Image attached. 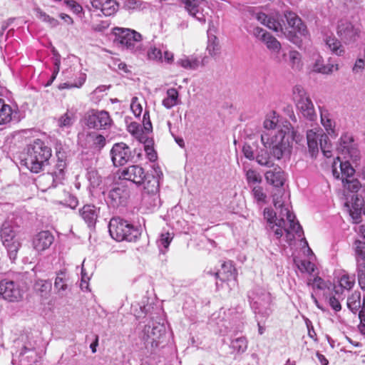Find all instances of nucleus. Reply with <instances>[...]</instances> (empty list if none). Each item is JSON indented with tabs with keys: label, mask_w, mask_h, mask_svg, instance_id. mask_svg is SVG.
Segmentation results:
<instances>
[{
	"label": "nucleus",
	"mask_w": 365,
	"mask_h": 365,
	"mask_svg": "<svg viewBox=\"0 0 365 365\" xmlns=\"http://www.w3.org/2000/svg\"><path fill=\"white\" fill-rule=\"evenodd\" d=\"M339 155L332 165V173L335 178L341 179L343 186L351 192L361 190L360 182L353 178L355 170L350 163V160L356 163L360 160L361 155L357 145L354 141L351 135L345 133L339 139L337 146Z\"/></svg>",
	"instance_id": "f257e3e1"
},
{
	"label": "nucleus",
	"mask_w": 365,
	"mask_h": 365,
	"mask_svg": "<svg viewBox=\"0 0 365 365\" xmlns=\"http://www.w3.org/2000/svg\"><path fill=\"white\" fill-rule=\"evenodd\" d=\"M255 16L262 25L277 33L278 36H284L294 43H295L294 38L297 34L306 36L308 33L307 26L302 19L292 11L284 14L289 28L285 26L284 20L278 13L268 16L264 13L259 12L255 14Z\"/></svg>",
	"instance_id": "f03ea898"
},
{
	"label": "nucleus",
	"mask_w": 365,
	"mask_h": 365,
	"mask_svg": "<svg viewBox=\"0 0 365 365\" xmlns=\"http://www.w3.org/2000/svg\"><path fill=\"white\" fill-rule=\"evenodd\" d=\"M291 124L286 122V127L277 131L261 133L260 140L265 148L270 150L272 156L277 160L289 158L292 153Z\"/></svg>",
	"instance_id": "7ed1b4c3"
},
{
	"label": "nucleus",
	"mask_w": 365,
	"mask_h": 365,
	"mask_svg": "<svg viewBox=\"0 0 365 365\" xmlns=\"http://www.w3.org/2000/svg\"><path fill=\"white\" fill-rule=\"evenodd\" d=\"M273 201L278 212L277 225L274 230L276 238L279 239L284 233H285L287 241H292L294 238V234L301 237L303 234L302 227L296 220L294 214L289 210V205L281 202L275 195Z\"/></svg>",
	"instance_id": "20e7f679"
},
{
	"label": "nucleus",
	"mask_w": 365,
	"mask_h": 365,
	"mask_svg": "<svg viewBox=\"0 0 365 365\" xmlns=\"http://www.w3.org/2000/svg\"><path fill=\"white\" fill-rule=\"evenodd\" d=\"M51 156V150L39 139L35 140L26 148V157L22 162L33 173H38Z\"/></svg>",
	"instance_id": "39448f33"
},
{
	"label": "nucleus",
	"mask_w": 365,
	"mask_h": 365,
	"mask_svg": "<svg viewBox=\"0 0 365 365\" xmlns=\"http://www.w3.org/2000/svg\"><path fill=\"white\" fill-rule=\"evenodd\" d=\"M115 36L114 41L122 48L133 53H141L145 48L142 44V35L135 30L115 27L113 29Z\"/></svg>",
	"instance_id": "423d86ee"
},
{
	"label": "nucleus",
	"mask_w": 365,
	"mask_h": 365,
	"mask_svg": "<svg viewBox=\"0 0 365 365\" xmlns=\"http://www.w3.org/2000/svg\"><path fill=\"white\" fill-rule=\"evenodd\" d=\"M110 235L116 241H135L140 235V230L119 217H113L108 225Z\"/></svg>",
	"instance_id": "0eeeda50"
},
{
	"label": "nucleus",
	"mask_w": 365,
	"mask_h": 365,
	"mask_svg": "<svg viewBox=\"0 0 365 365\" xmlns=\"http://www.w3.org/2000/svg\"><path fill=\"white\" fill-rule=\"evenodd\" d=\"M250 304L255 313L262 317V322L272 313V297L264 289L257 288L249 295Z\"/></svg>",
	"instance_id": "6e6552de"
},
{
	"label": "nucleus",
	"mask_w": 365,
	"mask_h": 365,
	"mask_svg": "<svg viewBox=\"0 0 365 365\" xmlns=\"http://www.w3.org/2000/svg\"><path fill=\"white\" fill-rule=\"evenodd\" d=\"M24 290L17 282L9 279L0 281V299L8 302H19L23 300Z\"/></svg>",
	"instance_id": "1a4fd4ad"
},
{
	"label": "nucleus",
	"mask_w": 365,
	"mask_h": 365,
	"mask_svg": "<svg viewBox=\"0 0 365 365\" xmlns=\"http://www.w3.org/2000/svg\"><path fill=\"white\" fill-rule=\"evenodd\" d=\"M165 334V327L163 324L150 322L143 329V340L153 347H157L161 343V339Z\"/></svg>",
	"instance_id": "9d476101"
},
{
	"label": "nucleus",
	"mask_w": 365,
	"mask_h": 365,
	"mask_svg": "<svg viewBox=\"0 0 365 365\" xmlns=\"http://www.w3.org/2000/svg\"><path fill=\"white\" fill-rule=\"evenodd\" d=\"M110 155L114 166H122L125 165L133 158L130 148L124 143H115Z\"/></svg>",
	"instance_id": "9b49d317"
},
{
	"label": "nucleus",
	"mask_w": 365,
	"mask_h": 365,
	"mask_svg": "<svg viewBox=\"0 0 365 365\" xmlns=\"http://www.w3.org/2000/svg\"><path fill=\"white\" fill-rule=\"evenodd\" d=\"M336 33L345 44H350L357 41L361 31L350 21L341 20L338 23Z\"/></svg>",
	"instance_id": "f8f14e48"
},
{
	"label": "nucleus",
	"mask_w": 365,
	"mask_h": 365,
	"mask_svg": "<svg viewBox=\"0 0 365 365\" xmlns=\"http://www.w3.org/2000/svg\"><path fill=\"white\" fill-rule=\"evenodd\" d=\"M86 125L90 128L106 129L111 124L109 113L105 110H91L86 117Z\"/></svg>",
	"instance_id": "ddd939ff"
},
{
	"label": "nucleus",
	"mask_w": 365,
	"mask_h": 365,
	"mask_svg": "<svg viewBox=\"0 0 365 365\" xmlns=\"http://www.w3.org/2000/svg\"><path fill=\"white\" fill-rule=\"evenodd\" d=\"M36 361V351L34 346L31 342L22 346L19 351H17L12 359V363L19 365H31Z\"/></svg>",
	"instance_id": "4468645a"
},
{
	"label": "nucleus",
	"mask_w": 365,
	"mask_h": 365,
	"mask_svg": "<svg viewBox=\"0 0 365 365\" xmlns=\"http://www.w3.org/2000/svg\"><path fill=\"white\" fill-rule=\"evenodd\" d=\"M146 175L143 168L138 165H133L122 169L119 178L130 181L137 185H140L143 184Z\"/></svg>",
	"instance_id": "2eb2a0df"
},
{
	"label": "nucleus",
	"mask_w": 365,
	"mask_h": 365,
	"mask_svg": "<svg viewBox=\"0 0 365 365\" xmlns=\"http://www.w3.org/2000/svg\"><path fill=\"white\" fill-rule=\"evenodd\" d=\"M180 2L191 16L196 19L201 24H205L206 19L203 14V7L207 6L205 0H180Z\"/></svg>",
	"instance_id": "dca6fc26"
},
{
	"label": "nucleus",
	"mask_w": 365,
	"mask_h": 365,
	"mask_svg": "<svg viewBox=\"0 0 365 365\" xmlns=\"http://www.w3.org/2000/svg\"><path fill=\"white\" fill-rule=\"evenodd\" d=\"M153 170L155 175H146L143 184L145 192L156 195L160 190V178L163 175V173L158 165H153Z\"/></svg>",
	"instance_id": "f3484780"
},
{
	"label": "nucleus",
	"mask_w": 365,
	"mask_h": 365,
	"mask_svg": "<svg viewBox=\"0 0 365 365\" xmlns=\"http://www.w3.org/2000/svg\"><path fill=\"white\" fill-rule=\"evenodd\" d=\"M54 237L49 231H41L33 239V247L38 252L48 249L53 244Z\"/></svg>",
	"instance_id": "a211bd4d"
},
{
	"label": "nucleus",
	"mask_w": 365,
	"mask_h": 365,
	"mask_svg": "<svg viewBox=\"0 0 365 365\" xmlns=\"http://www.w3.org/2000/svg\"><path fill=\"white\" fill-rule=\"evenodd\" d=\"M128 197V190L123 186H118L110 190L108 199L113 207H118L124 205Z\"/></svg>",
	"instance_id": "6ab92c4d"
},
{
	"label": "nucleus",
	"mask_w": 365,
	"mask_h": 365,
	"mask_svg": "<svg viewBox=\"0 0 365 365\" xmlns=\"http://www.w3.org/2000/svg\"><path fill=\"white\" fill-rule=\"evenodd\" d=\"M78 213L89 227H94L100 213V208L93 205H85L79 209Z\"/></svg>",
	"instance_id": "aec40b11"
},
{
	"label": "nucleus",
	"mask_w": 365,
	"mask_h": 365,
	"mask_svg": "<svg viewBox=\"0 0 365 365\" xmlns=\"http://www.w3.org/2000/svg\"><path fill=\"white\" fill-rule=\"evenodd\" d=\"M93 11H100L105 16H111L118 9V4L115 0H92Z\"/></svg>",
	"instance_id": "412c9836"
},
{
	"label": "nucleus",
	"mask_w": 365,
	"mask_h": 365,
	"mask_svg": "<svg viewBox=\"0 0 365 365\" xmlns=\"http://www.w3.org/2000/svg\"><path fill=\"white\" fill-rule=\"evenodd\" d=\"M363 202L364 200H360L357 196H353L351 205L349 202L345 203V206L347 207L349 215L354 223L361 222V210L364 205Z\"/></svg>",
	"instance_id": "4be33fe9"
},
{
	"label": "nucleus",
	"mask_w": 365,
	"mask_h": 365,
	"mask_svg": "<svg viewBox=\"0 0 365 365\" xmlns=\"http://www.w3.org/2000/svg\"><path fill=\"white\" fill-rule=\"evenodd\" d=\"M61 182L62 180L53 173H47L38 177L37 185L43 192H45L51 187H56Z\"/></svg>",
	"instance_id": "5701e85b"
},
{
	"label": "nucleus",
	"mask_w": 365,
	"mask_h": 365,
	"mask_svg": "<svg viewBox=\"0 0 365 365\" xmlns=\"http://www.w3.org/2000/svg\"><path fill=\"white\" fill-rule=\"evenodd\" d=\"M321 134H324L322 129H311L307 132V140L309 151L312 156H314L319 151L318 139L321 138Z\"/></svg>",
	"instance_id": "b1692460"
},
{
	"label": "nucleus",
	"mask_w": 365,
	"mask_h": 365,
	"mask_svg": "<svg viewBox=\"0 0 365 365\" xmlns=\"http://www.w3.org/2000/svg\"><path fill=\"white\" fill-rule=\"evenodd\" d=\"M321 123L327 131V134L331 136H336L335 121L331 118V114L325 108L319 107Z\"/></svg>",
	"instance_id": "393cba45"
},
{
	"label": "nucleus",
	"mask_w": 365,
	"mask_h": 365,
	"mask_svg": "<svg viewBox=\"0 0 365 365\" xmlns=\"http://www.w3.org/2000/svg\"><path fill=\"white\" fill-rule=\"evenodd\" d=\"M205 58H203L202 60L196 56H183L182 58H179L176 63L177 65L181 66L182 68L187 70H196L200 66L204 65V60Z\"/></svg>",
	"instance_id": "a878e982"
},
{
	"label": "nucleus",
	"mask_w": 365,
	"mask_h": 365,
	"mask_svg": "<svg viewBox=\"0 0 365 365\" xmlns=\"http://www.w3.org/2000/svg\"><path fill=\"white\" fill-rule=\"evenodd\" d=\"M263 127L265 129L262 133H268L271 131H277L282 128L286 127L285 124H280L279 123V116L276 112L272 111L268 113L263 123Z\"/></svg>",
	"instance_id": "bb28decb"
},
{
	"label": "nucleus",
	"mask_w": 365,
	"mask_h": 365,
	"mask_svg": "<svg viewBox=\"0 0 365 365\" xmlns=\"http://www.w3.org/2000/svg\"><path fill=\"white\" fill-rule=\"evenodd\" d=\"M267 182L274 187H281L284 182V173L279 167L274 168L264 174Z\"/></svg>",
	"instance_id": "cd10ccee"
},
{
	"label": "nucleus",
	"mask_w": 365,
	"mask_h": 365,
	"mask_svg": "<svg viewBox=\"0 0 365 365\" xmlns=\"http://www.w3.org/2000/svg\"><path fill=\"white\" fill-rule=\"evenodd\" d=\"M355 284V277L348 274L342 275L339 280V286L334 287V291L336 295L340 297L343 295L344 291H349Z\"/></svg>",
	"instance_id": "c85d7f7f"
},
{
	"label": "nucleus",
	"mask_w": 365,
	"mask_h": 365,
	"mask_svg": "<svg viewBox=\"0 0 365 365\" xmlns=\"http://www.w3.org/2000/svg\"><path fill=\"white\" fill-rule=\"evenodd\" d=\"M268 148H257L255 152V160L256 162L262 165L267 168H272L274 166V163L272 160V155L270 153V150H267Z\"/></svg>",
	"instance_id": "c756f323"
},
{
	"label": "nucleus",
	"mask_w": 365,
	"mask_h": 365,
	"mask_svg": "<svg viewBox=\"0 0 365 365\" xmlns=\"http://www.w3.org/2000/svg\"><path fill=\"white\" fill-rule=\"evenodd\" d=\"M339 69L337 64L328 63L325 64L322 56H317L313 64V71L322 74H330Z\"/></svg>",
	"instance_id": "7c9ffc66"
},
{
	"label": "nucleus",
	"mask_w": 365,
	"mask_h": 365,
	"mask_svg": "<svg viewBox=\"0 0 365 365\" xmlns=\"http://www.w3.org/2000/svg\"><path fill=\"white\" fill-rule=\"evenodd\" d=\"M217 278H220L222 281H230L235 279V269L233 267L232 262H225L222 264V269L215 273Z\"/></svg>",
	"instance_id": "2f4dec72"
},
{
	"label": "nucleus",
	"mask_w": 365,
	"mask_h": 365,
	"mask_svg": "<svg viewBox=\"0 0 365 365\" xmlns=\"http://www.w3.org/2000/svg\"><path fill=\"white\" fill-rule=\"evenodd\" d=\"M353 248L355 253L357 268H365V242L356 240Z\"/></svg>",
	"instance_id": "473e14b6"
},
{
	"label": "nucleus",
	"mask_w": 365,
	"mask_h": 365,
	"mask_svg": "<svg viewBox=\"0 0 365 365\" xmlns=\"http://www.w3.org/2000/svg\"><path fill=\"white\" fill-rule=\"evenodd\" d=\"M297 107L302 115L307 120L313 121L317 119V113L311 99L308 100L307 102L302 103V104Z\"/></svg>",
	"instance_id": "72a5a7b5"
},
{
	"label": "nucleus",
	"mask_w": 365,
	"mask_h": 365,
	"mask_svg": "<svg viewBox=\"0 0 365 365\" xmlns=\"http://www.w3.org/2000/svg\"><path fill=\"white\" fill-rule=\"evenodd\" d=\"M166 95L167 96L163 100L162 104L167 109H170L179 103V93L175 88H169Z\"/></svg>",
	"instance_id": "f704fd0d"
},
{
	"label": "nucleus",
	"mask_w": 365,
	"mask_h": 365,
	"mask_svg": "<svg viewBox=\"0 0 365 365\" xmlns=\"http://www.w3.org/2000/svg\"><path fill=\"white\" fill-rule=\"evenodd\" d=\"M324 41L327 46L332 53L338 56H341L344 53V50L341 46V41H339L335 36H327L324 39Z\"/></svg>",
	"instance_id": "c9c22d12"
},
{
	"label": "nucleus",
	"mask_w": 365,
	"mask_h": 365,
	"mask_svg": "<svg viewBox=\"0 0 365 365\" xmlns=\"http://www.w3.org/2000/svg\"><path fill=\"white\" fill-rule=\"evenodd\" d=\"M75 121V115L73 112L67 110L64 114L56 119L57 126L64 130L72 126Z\"/></svg>",
	"instance_id": "e433bc0d"
},
{
	"label": "nucleus",
	"mask_w": 365,
	"mask_h": 365,
	"mask_svg": "<svg viewBox=\"0 0 365 365\" xmlns=\"http://www.w3.org/2000/svg\"><path fill=\"white\" fill-rule=\"evenodd\" d=\"M292 99L295 102L296 106H298L302 103L307 102L309 100L305 89L299 85H297L292 88Z\"/></svg>",
	"instance_id": "4c0bfd02"
},
{
	"label": "nucleus",
	"mask_w": 365,
	"mask_h": 365,
	"mask_svg": "<svg viewBox=\"0 0 365 365\" xmlns=\"http://www.w3.org/2000/svg\"><path fill=\"white\" fill-rule=\"evenodd\" d=\"M361 293L355 291L347 299V307L352 312H356L361 307Z\"/></svg>",
	"instance_id": "58836bf2"
},
{
	"label": "nucleus",
	"mask_w": 365,
	"mask_h": 365,
	"mask_svg": "<svg viewBox=\"0 0 365 365\" xmlns=\"http://www.w3.org/2000/svg\"><path fill=\"white\" fill-rule=\"evenodd\" d=\"M12 109L11 106L6 104L4 101L0 98V125L6 124L11 121Z\"/></svg>",
	"instance_id": "ea45409f"
},
{
	"label": "nucleus",
	"mask_w": 365,
	"mask_h": 365,
	"mask_svg": "<svg viewBox=\"0 0 365 365\" xmlns=\"http://www.w3.org/2000/svg\"><path fill=\"white\" fill-rule=\"evenodd\" d=\"M34 288L41 297L46 298L51 289V283L47 280L38 279L35 282Z\"/></svg>",
	"instance_id": "a19ab883"
},
{
	"label": "nucleus",
	"mask_w": 365,
	"mask_h": 365,
	"mask_svg": "<svg viewBox=\"0 0 365 365\" xmlns=\"http://www.w3.org/2000/svg\"><path fill=\"white\" fill-rule=\"evenodd\" d=\"M54 288L57 290L58 294L63 296L68 288L67 278L65 272H61L58 274L54 282Z\"/></svg>",
	"instance_id": "79ce46f5"
},
{
	"label": "nucleus",
	"mask_w": 365,
	"mask_h": 365,
	"mask_svg": "<svg viewBox=\"0 0 365 365\" xmlns=\"http://www.w3.org/2000/svg\"><path fill=\"white\" fill-rule=\"evenodd\" d=\"M289 64L295 71L301 70L303 66L301 53L295 50L290 51L289 53Z\"/></svg>",
	"instance_id": "37998d69"
},
{
	"label": "nucleus",
	"mask_w": 365,
	"mask_h": 365,
	"mask_svg": "<svg viewBox=\"0 0 365 365\" xmlns=\"http://www.w3.org/2000/svg\"><path fill=\"white\" fill-rule=\"evenodd\" d=\"M36 17L41 21L48 24L51 28H55L59 24V21L53 17L50 16L48 14L43 11L40 8H36L34 10Z\"/></svg>",
	"instance_id": "c03bdc74"
},
{
	"label": "nucleus",
	"mask_w": 365,
	"mask_h": 365,
	"mask_svg": "<svg viewBox=\"0 0 365 365\" xmlns=\"http://www.w3.org/2000/svg\"><path fill=\"white\" fill-rule=\"evenodd\" d=\"M309 286H312L313 289L322 291L330 290L332 284L330 282H326L319 277H316L313 280L309 279L307 282Z\"/></svg>",
	"instance_id": "a18cd8bd"
},
{
	"label": "nucleus",
	"mask_w": 365,
	"mask_h": 365,
	"mask_svg": "<svg viewBox=\"0 0 365 365\" xmlns=\"http://www.w3.org/2000/svg\"><path fill=\"white\" fill-rule=\"evenodd\" d=\"M248 342L245 337L240 336L231 341L230 348L238 354L244 353L247 349Z\"/></svg>",
	"instance_id": "49530a36"
},
{
	"label": "nucleus",
	"mask_w": 365,
	"mask_h": 365,
	"mask_svg": "<svg viewBox=\"0 0 365 365\" xmlns=\"http://www.w3.org/2000/svg\"><path fill=\"white\" fill-rule=\"evenodd\" d=\"M173 235L169 232H165L160 235L159 239L157 241V244L161 253H165L170 242L173 240Z\"/></svg>",
	"instance_id": "de8ad7c7"
},
{
	"label": "nucleus",
	"mask_w": 365,
	"mask_h": 365,
	"mask_svg": "<svg viewBox=\"0 0 365 365\" xmlns=\"http://www.w3.org/2000/svg\"><path fill=\"white\" fill-rule=\"evenodd\" d=\"M1 237L2 242L16 240L15 232L9 222H4L1 229Z\"/></svg>",
	"instance_id": "09e8293b"
},
{
	"label": "nucleus",
	"mask_w": 365,
	"mask_h": 365,
	"mask_svg": "<svg viewBox=\"0 0 365 365\" xmlns=\"http://www.w3.org/2000/svg\"><path fill=\"white\" fill-rule=\"evenodd\" d=\"M3 245L7 249L8 255L11 260L16 258L17 252L21 247V243L18 239L12 241L3 242Z\"/></svg>",
	"instance_id": "8fccbe9b"
},
{
	"label": "nucleus",
	"mask_w": 365,
	"mask_h": 365,
	"mask_svg": "<svg viewBox=\"0 0 365 365\" xmlns=\"http://www.w3.org/2000/svg\"><path fill=\"white\" fill-rule=\"evenodd\" d=\"M207 51L211 56H216L220 53V46L215 36H208Z\"/></svg>",
	"instance_id": "3c124183"
},
{
	"label": "nucleus",
	"mask_w": 365,
	"mask_h": 365,
	"mask_svg": "<svg viewBox=\"0 0 365 365\" xmlns=\"http://www.w3.org/2000/svg\"><path fill=\"white\" fill-rule=\"evenodd\" d=\"M264 217L268 223L269 229L274 233V230L277 228V217L276 212H273L269 208L264 210Z\"/></svg>",
	"instance_id": "603ef678"
},
{
	"label": "nucleus",
	"mask_w": 365,
	"mask_h": 365,
	"mask_svg": "<svg viewBox=\"0 0 365 365\" xmlns=\"http://www.w3.org/2000/svg\"><path fill=\"white\" fill-rule=\"evenodd\" d=\"M319 140V146L324 153V155L327 158L332 156V151L331 150V145L329 139L327 134H321V138Z\"/></svg>",
	"instance_id": "864d4df0"
},
{
	"label": "nucleus",
	"mask_w": 365,
	"mask_h": 365,
	"mask_svg": "<svg viewBox=\"0 0 365 365\" xmlns=\"http://www.w3.org/2000/svg\"><path fill=\"white\" fill-rule=\"evenodd\" d=\"M86 178L90 182L91 186L96 187L101 183V176L95 168H89L87 170Z\"/></svg>",
	"instance_id": "5fc2aeb1"
},
{
	"label": "nucleus",
	"mask_w": 365,
	"mask_h": 365,
	"mask_svg": "<svg viewBox=\"0 0 365 365\" xmlns=\"http://www.w3.org/2000/svg\"><path fill=\"white\" fill-rule=\"evenodd\" d=\"M267 48L273 53H279L281 50V43L270 34L263 41Z\"/></svg>",
	"instance_id": "6e6d98bb"
},
{
	"label": "nucleus",
	"mask_w": 365,
	"mask_h": 365,
	"mask_svg": "<svg viewBox=\"0 0 365 365\" xmlns=\"http://www.w3.org/2000/svg\"><path fill=\"white\" fill-rule=\"evenodd\" d=\"M57 157L58 158V163L56 164V170L53 172V173L57 176L61 180H63L64 176V168L66 167V163L63 160V155L61 153L60 151L56 153Z\"/></svg>",
	"instance_id": "4d7b16f0"
},
{
	"label": "nucleus",
	"mask_w": 365,
	"mask_h": 365,
	"mask_svg": "<svg viewBox=\"0 0 365 365\" xmlns=\"http://www.w3.org/2000/svg\"><path fill=\"white\" fill-rule=\"evenodd\" d=\"M144 148L148 158L151 161L154 162L157 160V153L153 148V143L152 140L146 139L144 141Z\"/></svg>",
	"instance_id": "13d9d810"
},
{
	"label": "nucleus",
	"mask_w": 365,
	"mask_h": 365,
	"mask_svg": "<svg viewBox=\"0 0 365 365\" xmlns=\"http://www.w3.org/2000/svg\"><path fill=\"white\" fill-rule=\"evenodd\" d=\"M296 264L298 269L302 272L312 274L314 271V264L309 260H300L299 262H296Z\"/></svg>",
	"instance_id": "bf43d9fd"
},
{
	"label": "nucleus",
	"mask_w": 365,
	"mask_h": 365,
	"mask_svg": "<svg viewBox=\"0 0 365 365\" xmlns=\"http://www.w3.org/2000/svg\"><path fill=\"white\" fill-rule=\"evenodd\" d=\"M53 64H54V69L53 71V74L51 76V82L47 83V86H48L56 77V75L58 73L60 70V65H61V56L60 54L56 51L53 50Z\"/></svg>",
	"instance_id": "052dcab7"
},
{
	"label": "nucleus",
	"mask_w": 365,
	"mask_h": 365,
	"mask_svg": "<svg viewBox=\"0 0 365 365\" xmlns=\"http://www.w3.org/2000/svg\"><path fill=\"white\" fill-rule=\"evenodd\" d=\"M130 108L135 117L140 116L143 112V104L140 102L138 97H133L132 98Z\"/></svg>",
	"instance_id": "680f3d73"
},
{
	"label": "nucleus",
	"mask_w": 365,
	"mask_h": 365,
	"mask_svg": "<svg viewBox=\"0 0 365 365\" xmlns=\"http://www.w3.org/2000/svg\"><path fill=\"white\" fill-rule=\"evenodd\" d=\"M252 195L257 202H264L267 195L264 193L263 189L260 186H255L252 189Z\"/></svg>",
	"instance_id": "e2e57ef3"
},
{
	"label": "nucleus",
	"mask_w": 365,
	"mask_h": 365,
	"mask_svg": "<svg viewBox=\"0 0 365 365\" xmlns=\"http://www.w3.org/2000/svg\"><path fill=\"white\" fill-rule=\"evenodd\" d=\"M247 180L250 183H259L262 181L261 176L255 170L250 169L246 173Z\"/></svg>",
	"instance_id": "0e129e2a"
},
{
	"label": "nucleus",
	"mask_w": 365,
	"mask_h": 365,
	"mask_svg": "<svg viewBox=\"0 0 365 365\" xmlns=\"http://www.w3.org/2000/svg\"><path fill=\"white\" fill-rule=\"evenodd\" d=\"M148 57L150 60L163 61L162 51L155 47H151L148 51Z\"/></svg>",
	"instance_id": "69168bd1"
},
{
	"label": "nucleus",
	"mask_w": 365,
	"mask_h": 365,
	"mask_svg": "<svg viewBox=\"0 0 365 365\" xmlns=\"http://www.w3.org/2000/svg\"><path fill=\"white\" fill-rule=\"evenodd\" d=\"M344 297L341 295L340 297L336 298L335 296H331L329 298V304L335 311L339 312L341 309V306L339 302V299H343Z\"/></svg>",
	"instance_id": "338daca9"
},
{
	"label": "nucleus",
	"mask_w": 365,
	"mask_h": 365,
	"mask_svg": "<svg viewBox=\"0 0 365 365\" xmlns=\"http://www.w3.org/2000/svg\"><path fill=\"white\" fill-rule=\"evenodd\" d=\"M242 153L246 158L250 160H255V153L249 144H245L242 147Z\"/></svg>",
	"instance_id": "774afa93"
}]
</instances>
